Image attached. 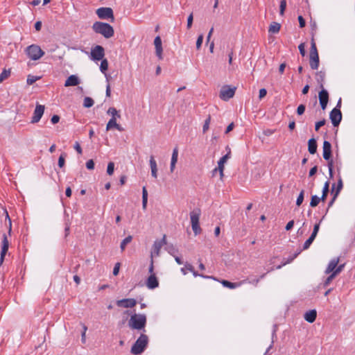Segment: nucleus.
I'll list each match as a JSON object with an SVG mask.
<instances>
[{"label": "nucleus", "mask_w": 355, "mask_h": 355, "mask_svg": "<svg viewBox=\"0 0 355 355\" xmlns=\"http://www.w3.org/2000/svg\"><path fill=\"white\" fill-rule=\"evenodd\" d=\"M114 171V162H109L107 167V173L109 175H112Z\"/></svg>", "instance_id": "obj_46"}, {"label": "nucleus", "mask_w": 355, "mask_h": 355, "mask_svg": "<svg viewBox=\"0 0 355 355\" xmlns=\"http://www.w3.org/2000/svg\"><path fill=\"white\" fill-rule=\"evenodd\" d=\"M94 103V100L90 97H85L83 101V106L89 108L93 106Z\"/></svg>", "instance_id": "obj_37"}, {"label": "nucleus", "mask_w": 355, "mask_h": 355, "mask_svg": "<svg viewBox=\"0 0 355 355\" xmlns=\"http://www.w3.org/2000/svg\"><path fill=\"white\" fill-rule=\"evenodd\" d=\"M236 87L225 85H223V101H228L232 98L236 92Z\"/></svg>", "instance_id": "obj_11"}, {"label": "nucleus", "mask_w": 355, "mask_h": 355, "mask_svg": "<svg viewBox=\"0 0 355 355\" xmlns=\"http://www.w3.org/2000/svg\"><path fill=\"white\" fill-rule=\"evenodd\" d=\"M166 244V240L165 235H164L162 239L155 241L150 253L151 259H153L154 257H158L159 255L161 248Z\"/></svg>", "instance_id": "obj_6"}, {"label": "nucleus", "mask_w": 355, "mask_h": 355, "mask_svg": "<svg viewBox=\"0 0 355 355\" xmlns=\"http://www.w3.org/2000/svg\"><path fill=\"white\" fill-rule=\"evenodd\" d=\"M120 266H121V264L119 262L114 265V267L113 269V275H114L116 276L119 274Z\"/></svg>", "instance_id": "obj_59"}, {"label": "nucleus", "mask_w": 355, "mask_h": 355, "mask_svg": "<svg viewBox=\"0 0 355 355\" xmlns=\"http://www.w3.org/2000/svg\"><path fill=\"white\" fill-rule=\"evenodd\" d=\"M317 317V311L315 309L310 310L305 313L304 318L309 323L313 322Z\"/></svg>", "instance_id": "obj_19"}, {"label": "nucleus", "mask_w": 355, "mask_h": 355, "mask_svg": "<svg viewBox=\"0 0 355 355\" xmlns=\"http://www.w3.org/2000/svg\"><path fill=\"white\" fill-rule=\"evenodd\" d=\"M326 123V120L323 119L322 120H320L315 123V131H318L320 127L323 126Z\"/></svg>", "instance_id": "obj_53"}, {"label": "nucleus", "mask_w": 355, "mask_h": 355, "mask_svg": "<svg viewBox=\"0 0 355 355\" xmlns=\"http://www.w3.org/2000/svg\"><path fill=\"white\" fill-rule=\"evenodd\" d=\"M10 74V69H3V71L0 74V83H2L5 79H6Z\"/></svg>", "instance_id": "obj_41"}, {"label": "nucleus", "mask_w": 355, "mask_h": 355, "mask_svg": "<svg viewBox=\"0 0 355 355\" xmlns=\"http://www.w3.org/2000/svg\"><path fill=\"white\" fill-rule=\"evenodd\" d=\"M148 202V191L146 190V188L145 187L142 189V208L144 209H146Z\"/></svg>", "instance_id": "obj_29"}, {"label": "nucleus", "mask_w": 355, "mask_h": 355, "mask_svg": "<svg viewBox=\"0 0 355 355\" xmlns=\"http://www.w3.org/2000/svg\"><path fill=\"white\" fill-rule=\"evenodd\" d=\"M316 76H317L316 80H317L318 83L320 85V87L324 88L323 83H324V78H325V73L320 71L316 73Z\"/></svg>", "instance_id": "obj_25"}, {"label": "nucleus", "mask_w": 355, "mask_h": 355, "mask_svg": "<svg viewBox=\"0 0 355 355\" xmlns=\"http://www.w3.org/2000/svg\"><path fill=\"white\" fill-rule=\"evenodd\" d=\"M148 344V337L144 334H141L137 341L131 347V353L135 355L141 354Z\"/></svg>", "instance_id": "obj_3"}, {"label": "nucleus", "mask_w": 355, "mask_h": 355, "mask_svg": "<svg viewBox=\"0 0 355 355\" xmlns=\"http://www.w3.org/2000/svg\"><path fill=\"white\" fill-rule=\"evenodd\" d=\"M165 250L173 257L178 254V250L173 244H166Z\"/></svg>", "instance_id": "obj_27"}, {"label": "nucleus", "mask_w": 355, "mask_h": 355, "mask_svg": "<svg viewBox=\"0 0 355 355\" xmlns=\"http://www.w3.org/2000/svg\"><path fill=\"white\" fill-rule=\"evenodd\" d=\"M116 304L119 307L132 308L136 305L137 301L133 298H126L117 300Z\"/></svg>", "instance_id": "obj_12"}, {"label": "nucleus", "mask_w": 355, "mask_h": 355, "mask_svg": "<svg viewBox=\"0 0 355 355\" xmlns=\"http://www.w3.org/2000/svg\"><path fill=\"white\" fill-rule=\"evenodd\" d=\"M203 35L201 34L200 35L198 38H197V41H196V49L198 50H199L200 48H201V46H202V44L203 42Z\"/></svg>", "instance_id": "obj_52"}, {"label": "nucleus", "mask_w": 355, "mask_h": 355, "mask_svg": "<svg viewBox=\"0 0 355 355\" xmlns=\"http://www.w3.org/2000/svg\"><path fill=\"white\" fill-rule=\"evenodd\" d=\"M320 102H329V93L324 88H321V91L318 94Z\"/></svg>", "instance_id": "obj_24"}, {"label": "nucleus", "mask_w": 355, "mask_h": 355, "mask_svg": "<svg viewBox=\"0 0 355 355\" xmlns=\"http://www.w3.org/2000/svg\"><path fill=\"white\" fill-rule=\"evenodd\" d=\"M146 286L149 289H154L158 287L159 282L155 274H151L147 279Z\"/></svg>", "instance_id": "obj_15"}, {"label": "nucleus", "mask_w": 355, "mask_h": 355, "mask_svg": "<svg viewBox=\"0 0 355 355\" xmlns=\"http://www.w3.org/2000/svg\"><path fill=\"white\" fill-rule=\"evenodd\" d=\"M323 153L322 156L323 158L329 161L331 157V144L328 141H324L323 142V146H322Z\"/></svg>", "instance_id": "obj_13"}, {"label": "nucleus", "mask_w": 355, "mask_h": 355, "mask_svg": "<svg viewBox=\"0 0 355 355\" xmlns=\"http://www.w3.org/2000/svg\"><path fill=\"white\" fill-rule=\"evenodd\" d=\"M73 148L77 151V153L78 154H80V155L82 154V153H83L82 148H81L80 144L78 141H76L75 143Z\"/></svg>", "instance_id": "obj_58"}, {"label": "nucleus", "mask_w": 355, "mask_h": 355, "mask_svg": "<svg viewBox=\"0 0 355 355\" xmlns=\"http://www.w3.org/2000/svg\"><path fill=\"white\" fill-rule=\"evenodd\" d=\"M305 109H306V107L304 105H303V104L300 105L297 107V110H296L297 114L298 115H302L305 112Z\"/></svg>", "instance_id": "obj_54"}, {"label": "nucleus", "mask_w": 355, "mask_h": 355, "mask_svg": "<svg viewBox=\"0 0 355 355\" xmlns=\"http://www.w3.org/2000/svg\"><path fill=\"white\" fill-rule=\"evenodd\" d=\"M317 53H318V50H317V47H316L315 43L314 42V39H313V37H312L311 46V50H310V53L309 54H317Z\"/></svg>", "instance_id": "obj_51"}, {"label": "nucleus", "mask_w": 355, "mask_h": 355, "mask_svg": "<svg viewBox=\"0 0 355 355\" xmlns=\"http://www.w3.org/2000/svg\"><path fill=\"white\" fill-rule=\"evenodd\" d=\"M200 216V209H194L190 212V219L192 230L195 235H198L201 232V228L199 224V219Z\"/></svg>", "instance_id": "obj_4"}, {"label": "nucleus", "mask_w": 355, "mask_h": 355, "mask_svg": "<svg viewBox=\"0 0 355 355\" xmlns=\"http://www.w3.org/2000/svg\"><path fill=\"white\" fill-rule=\"evenodd\" d=\"M44 105L37 104L31 119V123H36L40 121L44 112Z\"/></svg>", "instance_id": "obj_10"}, {"label": "nucleus", "mask_w": 355, "mask_h": 355, "mask_svg": "<svg viewBox=\"0 0 355 355\" xmlns=\"http://www.w3.org/2000/svg\"><path fill=\"white\" fill-rule=\"evenodd\" d=\"M338 261H339L338 258H334V259H331L325 270V273L326 274H329L330 272L332 273L333 271L336 269V268L338 263Z\"/></svg>", "instance_id": "obj_21"}, {"label": "nucleus", "mask_w": 355, "mask_h": 355, "mask_svg": "<svg viewBox=\"0 0 355 355\" xmlns=\"http://www.w3.org/2000/svg\"><path fill=\"white\" fill-rule=\"evenodd\" d=\"M193 14H190L187 18V27L188 29L191 28V27L192 26V24H193Z\"/></svg>", "instance_id": "obj_55"}, {"label": "nucleus", "mask_w": 355, "mask_h": 355, "mask_svg": "<svg viewBox=\"0 0 355 355\" xmlns=\"http://www.w3.org/2000/svg\"><path fill=\"white\" fill-rule=\"evenodd\" d=\"M267 94V91L266 89L264 88H262L259 90V98L260 99H261L262 98L265 97L266 95Z\"/></svg>", "instance_id": "obj_63"}, {"label": "nucleus", "mask_w": 355, "mask_h": 355, "mask_svg": "<svg viewBox=\"0 0 355 355\" xmlns=\"http://www.w3.org/2000/svg\"><path fill=\"white\" fill-rule=\"evenodd\" d=\"M304 190H302L297 198V200H296V205L300 207L303 201H304Z\"/></svg>", "instance_id": "obj_42"}, {"label": "nucleus", "mask_w": 355, "mask_h": 355, "mask_svg": "<svg viewBox=\"0 0 355 355\" xmlns=\"http://www.w3.org/2000/svg\"><path fill=\"white\" fill-rule=\"evenodd\" d=\"M96 15L100 19H111L114 20L113 10L111 8L101 7L96 10Z\"/></svg>", "instance_id": "obj_7"}, {"label": "nucleus", "mask_w": 355, "mask_h": 355, "mask_svg": "<svg viewBox=\"0 0 355 355\" xmlns=\"http://www.w3.org/2000/svg\"><path fill=\"white\" fill-rule=\"evenodd\" d=\"M149 164L150 167L151 175L155 179L157 178V166L154 156L151 155L149 159Z\"/></svg>", "instance_id": "obj_17"}, {"label": "nucleus", "mask_w": 355, "mask_h": 355, "mask_svg": "<svg viewBox=\"0 0 355 355\" xmlns=\"http://www.w3.org/2000/svg\"><path fill=\"white\" fill-rule=\"evenodd\" d=\"M154 44L155 47V53L156 55L159 58V60L162 59V40L159 36H157L154 40Z\"/></svg>", "instance_id": "obj_14"}, {"label": "nucleus", "mask_w": 355, "mask_h": 355, "mask_svg": "<svg viewBox=\"0 0 355 355\" xmlns=\"http://www.w3.org/2000/svg\"><path fill=\"white\" fill-rule=\"evenodd\" d=\"M185 266L186 268H187V270L191 272H193V275L196 277V276H200L203 278H206V279H216L215 278L211 277V276H207V275H200L198 274L197 272H196L194 270H193V267L192 266V265L189 264V263H186L185 264Z\"/></svg>", "instance_id": "obj_26"}, {"label": "nucleus", "mask_w": 355, "mask_h": 355, "mask_svg": "<svg viewBox=\"0 0 355 355\" xmlns=\"http://www.w3.org/2000/svg\"><path fill=\"white\" fill-rule=\"evenodd\" d=\"M146 324V317L144 314H134L129 320L128 324L131 329H142Z\"/></svg>", "instance_id": "obj_2"}, {"label": "nucleus", "mask_w": 355, "mask_h": 355, "mask_svg": "<svg viewBox=\"0 0 355 355\" xmlns=\"http://www.w3.org/2000/svg\"><path fill=\"white\" fill-rule=\"evenodd\" d=\"M317 141L314 138H311L308 141V150L310 154L313 155L317 152Z\"/></svg>", "instance_id": "obj_20"}, {"label": "nucleus", "mask_w": 355, "mask_h": 355, "mask_svg": "<svg viewBox=\"0 0 355 355\" xmlns=\"http://www.w3.org/2000/svg\"><path fill=\"white\" fill-rule=\"evenodd\" d=\"M329 191V182L328 181H327L324 183L323 189H322V196H321L322 202L326 200Z\"/></svg>", "instance_id": "obj_28"}, {"label": "nucleus", "mask_w": 355, "mask_h": 355, "mask_svg": "<svg viewBox=\"0 0 355 355\" xmlns=\"http://www.w3.org/2000/svg\"><path fill=\"white\" fill-rule=\"evenodd\" d=\"M281 26L277 22H272L269 27V32L272 33H277L279 31Z\"/></svg>", "instance_id": "obj_32"}, {"label": "nucleus", "mask_w": 355, "mask_h": 355, "mask_svg": "<svg viewBox=\"0 0 355 355\" xmlns=\"http://www.w3.org/2000/svg\"><path fill=\"white\" fill-rule=\"evenodd\" d=\"M105 55L104 48L100 45H96L91 50V58L93 60H101Z\"/></svg>", "instance_id": "obj_8"}, {"label": "nucleus", "mask_w": 355, "mask_h": 355, "mask_svg": "<svg viewBox=\"0 0 355 355\" xmlns=\"http://www.w3.org/2000/svg\"><path fill=\"white\" fill-rule=\"evenodd\" d=\"M343 187V180H342L341 177L339 175L336 190L335 191V193H334L336 196H338V194L340 192V191L342 190Z\"/></svg>", "instance_id": "obj_39"}, {"label": "nucleus", "mask_w": 355, "mask_h": 355, "mask_svg": "<svg viewBox=\"0 0 355 355\" xmlns=\"http://www.w3.org/2000/svg\"><path fill=\"white\" fill-rule=\"evenodd\" d=\"M322 201V198L318 197L316 195H313L311 196V202H310V206L311 207H315L318 206L319 202Z\"/></svg>", "instance_id": "obj_34"}, {"label": "nucleus", "mask_w": 355, "mask_h": 355, "mask_svg": "<svg viewBox=\"0 0 355 355\" xmlns=\"http://www.w3.org/2000/svg\"><path fill=\"white\" fill-rule=\"evenodd\" d=\"M298 49H299V51H300V54H301L302 56H304V55H305V54H306V51H305V49H304V43L300 44L298 46Z\"/></svg>", "instance_id": "obj_62"}, {"label": "nucleus", "mask_w": 355, "mask_h": 355, "mask_svg": "<svg viewBox=\"0 0 355 355\" xmlns=\"http://www.w3.org/2000/svg\"><path fill=\"white\" fill-rule=\"evenodd\" d=\"M86 167L89 170H93L94 168V162L92 159H89L86 162Z\"/></svg>", "instance_id": "obj_56"}, {"label": "nucleus", "mask_w": 355, "mask_h": 355, "mask_svg": "<svg viewBox=\"0 0 355 355\" xmlns=\"http://www.w3.org/2000/svg\"><path fill=\"white\" fill-rule=\"evenodd\" d=\"M26 52L28 58L33 60H39L44 54V52L42 50V49L36 44H31L28 46L26 49Z\"/></svg>", "instance_id": "obj_5"}, {"label": "nucleus", "mask_w": 355, "mask_h": 355, "mask_svg": "<svg viewBox=\"0 0 355 355\" xmlns=\"http://www.w3.org/2000/svg\"><path fill=\"white\" fill-rule=\"evenodd\" d=\"M80 81L79 78L76 75H71L67 79L65 80L64 86L70 87V86H76L80 84Z\"/></svg>", "instance_id": "obj_16"}, {"label": "nucleus", "mask_w": 355, "mask_h": 355, "mask_svg": "<svg viewBox=\"0 0 355 355\" xmlns=\"http://www.w3.org/2000/svg\"><path fill=\"white\" fill-rule=\"evenodd\" d=\"M298 21H299L300 28H303L305 26L306 21L302 15L298 16Z\"/></svg>", "instance_id": "obj_61"}, {"label": "nucleus", "mask_w": 355, "mask_h": 355, "mask_svg": "<svg viewBox=\"0 0 355 355\" xmlns=\"http://www.w3.org/2000/svg\"><path fill=\"white\" fill-rule=\"evenodd\" d=\"M225 150L227 151V153L225 155H223V165L227 162V160L230 158L231 154V149L228 146L225 147Z\"/></svg>", "instance_id": "obj_50"}, {"label": "nucleus", "mask_w": 355, "mask_h": 355, "mask_svg": "<svg viewBox=\"0 0 355 355\" xmlns=\"http://www.w3.org/2000/svg\"><path fill=\"white\" fill-rule=\"evenodd\" d=\"M329 118L334 126H338L342 120V112L339 108L334 107L329 114Z\"/></svg>", "instance_id": "obj_9"}, {"label": "nucleus", "mask_w": 355, "mask_h": 355, "mask_svg": "<svg viewBox=\"0 0 355 355\" xmlns=\"http://www.w3.org/2000/svg\"><path fill=\"white\" fill-rule=\"evenodd\" d=\"M313 242V241H312L310 238H309L304 243L303 245V250H306L308 249L310 245H311V243Z\"/></svg>", "instance_id": "obj_57"}, {"label": "nucleus", "mask_w": 355, "mask_h": 355, "mask_svg": "<svg viewBox=\"0 0 355 355\" xmlns=\"http://www.w3.org/2000/svg\"><path fill=\"white\" fill-rule=\"evenodd\" d=\"M59 121H60V116L58 115H53L51 119V121L53 124H55V123H58Z\"/></svg>", "instance_id": "obj_64"}, {"label": "nucleus", "mask_w": 355, "mask_h": 355, "mask_svg": "<svg viewBox=\"0 0 355 355\" xmlns=\"http://www.w3.org/2000/svg\"><path fill=\"white\" fill-rule=\"evenodd\" d=\"M336 275L333 272L326 279L324 282V287H327L329 284L332 282V280L336 277Z\"/></svg>", "instance_id": "obj_48"}, {"label": "nucleus", "mask_w": 355, "mask_h": 355, "mask_svg": "<svg viewBox=\"0 0 355 355\" xmlns=\"http://www.w3.org/2000/svg\"><path fill=\"white\" fill-rule=\"evenodd\" d=\"M81 325L83 327V331L81 333V341L83 344H85L86 343V332L87 330V327L83 323H81Z\"/></svg>", "instance_id": "obj_43"}, {"label": "nucleus", "mask_w": 355, "mask_h": 355, "mask_svg": "<svg viewBox=\"0 0 355 355\" xmlns=\"http://www.w3.org/2000/svg\"><path fill=\"white\" fill-rule=\"evenodd\" d=\"M132 236H128L125 237L121 241V245H120V248H121V251H123L125 249L126 245L130 243L132 241Z\"/></svg>", "instance_id": "obj_36"}, {"label": "nucleus", "mask_w": 355, "mask_h": 355, "mask_svg": "<svg viewBox=\"0 0 355 355\" xmlns=\"http://www.w3.org/2000/svg\"><path fill=\"white\" fill-rule=\"evenodd\" d=\"M107 113L110 115L112 116V118H114V117H116V118H120L121 116L120 114L118 113V111L116 110V108L114 107H110L107 111Z\"/></svg>", "instance_id": "obj_38"}, {"label": "nucleus", "mask_w": 355, "mask_h": 355, "mask_svg": "<svg viewBox=\"0 0 355 355\" xmlns=\"http://www.w3.org/2000/svg\"><path fill=\"white\" fill-rule=\"evenodd\" d=\"M241 282H239V283H232V282H230L227 280H224L223 279V286L224 287H227L228 288H230V289H233V288H235L239 286H241Z\"/></svg>", "instance_id": "obj_35"}, {"label": "nucleus", "mask_w": 355, "mask_h": 355, "mask_svg": "<svg viewBox=\"0 0 355 355\" xmlns=\"http://www.w3.org/2000/svg\"><path fill=\"white\" fill-rule=\"evenodd\" d=\"M343 268H344V264H341V265L338 266V267L336 266V269L333 271V273L335 274L336 275H337L343 270Z\"/></svg>", "instance_id": "obj_60"}, {"label": "nucleus", "mask_w": 355, "mask_h": 355, "mask_svg": "<svg viewBox=\"0 0 355 355\" xmlns=\"http://www.w3.org/2000/svg\"><path fill=\"white\" fill-rule=\"evenodd\" d=\"M101 63L100 65V70L102 73H105L108 69V62L106 59L101 60Z\"/></svg>", "instance_id": "obj_40"}, {"label": "nucleus", "mask_w": 355, "mask_h": 355, "mask_svg": "<svg viewBox=\"0 0 355 355\" xmlns=\"http://www.w3.org/2000/svg\"><path fill=\"white\" fill-rule=\"evenodd\" d=\"M9 243L7 239L6 235H3V239H2V248L1 252V257H5L8 250Z\"/></svg>", "instance_id": "obj_22"}, {"label": "nucleus", "mask_w": 355, "mask_h": 355, "mask_svg": "<svg viewBox=\"0 0 355 355\" xmlns=\"http://www.w3.org/2000/svg\"><path fill=\"white\" fill-rule=\"evenodd\" d=\"M9 243L7 239L6 235H3V239H2V248L1 252V257H5L8 250Z\"/></svg>", "instance_id": "obj_23"}, {"label": "nucleus", "mask_w": 355, "mask_h": 355, "mask_svg": "<svg viewBox=\"0 0 355 355\" xmlns=\"http://www.w3.org/2000/svg\"><path fill=\"white\" fill-rule=\"evenodd\" d=\"M116 126H117L116 117L111 118L107 123L106 130L107 131L110 130L112 128H115Z\"/></svg>", "instance_id": "obj_33"}, {"label": "nucleus", "mask_w": 355, "mask_h": 355, "mask_svg": "<svg viewBox=\"0 0 355 355\" xmlns=\"http://www.w3.org/2000/svg\"><path fill=\"white\" fill-rule=\"evenodd\" d=\"M218 166L212 171V175L214 176L216 173L218 172L220 179H222V157L218 162Z\"/></svg>", "instance_id": "obj_31"}, {"label": "nucleus", "mask_w": 355, "mask_h": 355, "mask_svg": "<svg viewBox=\"0 0 355 355\" xmlns=\"http://www.w3.org/2000/svg\"><path fill=\"white\" fill-rule=\"evenodd\" d=\"M92 29L95 33L102 35L107 39L112 37L114 33V28L111 25L101 21L94 23Z\"/></svg>", "instance_id": "obj_1"}, {"label": "nucleus", "mask_w": 355, "mask_h": 355, "mask_svg": "<svg viewBox=\"0 0 355 355\" xmlns=\"http://www.w3.org/2000/svg\"><path fill=\"white\" fill-rule=\"evenodd\" d=\"M39 79V77L29 75L27 78L26 83L28 85H31L33 84L35 81H37Z\"/></svg>", "instance_id": "obj_47"}, {"label": "nucleus", "mask_w": 355, "mask_h": 355, "mask_svg": "<svg viewBox=\"0 0 355 355\" xmlns=\"http://www.w3.org/2000/svg\"><path fill=\"white\" fill-rule=\"evenodd\" d=\"M178 157V148L175 147L172 153L171 160V162L177 163Z\"/></svg>", "instance_id": "obj_44"}, {"label": "nucleus", "mask_w": 355, "mask_h": 355, "mask_svg": "<svg viewBox=\"0 0 355 355\" xmlns=\"http://www.w3.org/2000/svg\"><path fill=\"white\" fill-rule=\"evenodd\" d=\"M301 252H302V250H300L297 252H295L293 255L290 256L285 262H284L282 265L278 266L277 267V269H279L282 268V266H285L286 264L292 262L300 254Z\"/></svg>", "instance_id": "obj_30"}, {"label": "nucleus", "mask_w": 355, "mask_h": 355, "mask_svg": "<svg viewBox=\"0 0 355 355\" xmlns=\"http://www.w3.org/2000/svg\"><path fill=\"white\" fill-rule=\"evenodd\" d=\"M65 157H66L65 153L61 154L60 156L59 157L58 166L60 168H62L64 166V162H65Z\"/></svg>", "instance_id": "obj_49"}, {"label": "nucleus", "mask_w": 355, "mask_h": 355, "mask_svg": "<svg viewBox=\"0 0 355 355\" xmlns=\"http://www.w3.org/2000/svg\"><path fill=\"white\" fill-rule=\"evenodd\" d=\"M319 55L317 54H309V64L312 69H317L319 67Z\"/></svg>", "instance_id": "obj_18"}, {"label": "nucleus", "mask_w": 355, "mask_h": 355, "mask_svg": "<svg viewBox=\"0 0 355 355\" xmlns=\"http://www.w3.org/2000/svg\"><path fill=\"white\" fill-rule=\"evenodd\" d=\"M286 8V1L281 0L279 5V14L283 15Z\"/></svg>", "instance_id": "obj_45"}]
</instances>
